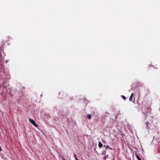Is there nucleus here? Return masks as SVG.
<instances>
[{"label": "nucleus", "mask_w": 160, "mask_h": 160, "mask_svg": "<svg viewBox=\"0 0 160 160\" xmlns=\"http://www.w3.org/2000/svg\"><path fill=\"white\" fill-rule=\"evenodd\" d=\"M29 122L34 126L36 127H38V125L36 123L35 121L32 119L29 118Z\"/></svg>", "instance_id": "1"}, {"label": "nucleus", "mask_w": 160, "mask_h": 160, "mask_svg": "<svg viewBox=\"0 0 160 160\" xmlns=\"http://www.w3.org/2000/svg\"><path fill=\"white\" fill-rule=\"evenodd\" d=\"M146 126L147 127V128H148L149 129H151V125L148 122H147L146 123Z\"/></svg>", "instance_id": "2"}, {"label": "nucleus", "mask_w": 160, "mask_h": 160, "mask_svg": "<svg viewBox=\"0 0 160 160\" xmlns=\"http://www.w3.org/2000/svg\"><path fill=\"white\" fill-rule=\"evenodd\" d=\"M102 144L100 142H99L98 143V147L99 148H101L102 146Z\"/></svg>", "instance_id": "3"}, {"label": "nucleus", "mask_w": 160, "mask_h": 160, "mask_svg": "<svg viewBox=\"0 0 160 160\" xmlns=\"http://www.w3.org/2000/svg\"><path fill=\"white\" fill-rule=\"evenodd\" d=\"M135 156L138 160H141L140 157L137 154H136Z\"/></svg>", "instance_id": "4"}, {"label": "nucleus", "mask_w": 160, "mask_h": 160, "mask_svg": "<svg viewBox=\"0 0 160 160\" xmlns=\"http://www.w3.org/2000/svg\"><path fill=\"white\" fill-rule=\"evenodd\" d=\"M109 114V113H108V112H105L104 114H103V116H104V117H107V116Z\"/></svg>", "instance_id": "5"}, {"label": "nucleus", "mask_w": 160, "mask_h": 160, "mask_svg": "<svg viewBox=\"0 0 160 160\" xmlns=\"http://www.w3.org/2000/svg\"><path fill=\"white\" fill-rule=\"evenodd\" d=\"M74 157L75 158V160H78V159L75 153H74Z\"/></svg>", "instance_id": "6"}, {"label": "nucleus", "mask_w": 160, "mask_h": 160, "mask_svg": "<svg viewBox=\"0 0 160 160\" xmlns=\"http://www.w3.org/2000/svg\"><path fill=\"white\" fill-rule=\"evenodd\" d=\"M87 118L89 119H91V115L90 114H88L87 116Z\"/></svg>", "instance_id": "7"}, {"label": "nucleus", "mask_w": 160, "mask_h": 160, "mask_svg": "<svg viewBox=\"0 0 160 160\" xmlns=\"http://www.w3.org/2000/svg\"><path fill=\"white\" fill-rule=\"evenodd\" d=\"M109 148L110 150H112V148H110V146L108 145H107L106 146V149Z\"/></svg>", "instance_id": "8"}, {"label": "nucleus", "mask_w": 160, "mask_h": 160, "mask_svg": "<svg viewBox=\"0 0 160 160\" xmlns=\"http://www.w3.org/2000/svg\"><path fill=\"white\" fill-rule=\"evenodd\" d=\"M132 97H132V96H130V97H129V101H132Z\"/></svg>", "instance_id": "9"}, {"label": "nucleus", "mask_w": 160, "mask_h": 160, "mask_svg": "<svg viewBox=\"0 0 160 160\" xmlns=\"http://www.w3.org/2000/svg\"><path fill=\"white\" fill-rule=\"evenodd\" d=\"M122 97L124 100H126V98L125 96L122 95Z\"/></svg>", "instance_id": "10"}, {"label": "nucleus", "mask_w": 160, "mask_h": 160, "mask_svg": "<svg viewBox=\"0 0 160 160\" xmlns=\"http://www.w3.org/2000/svg\"><path fill=\"white\" fill-rule=\"evenodd\" d=\"M108 156V155H107L106 156H105L104 158H103V160H106V159L107 157Z\"/></svg>", "instance_id": "11"}, {"label": "nucleus", "mask_w": 160, "mask_h": 160, "mask_svg": "<svg viewBox=\"0 0 160 160\" xmlns=\"http://www.w3.org/2000/svg\"><path fill=\"white\" fill-rule=\"evenodd\" d=\"M147 109L148 111H151V110L150 108H147Z\"/></svg>", "instance_id": "12"}, {"label": "nucleus", "mask_w": 160, "mask_h": 160, "mask_svg": "<svg viewBox=\"0 0 160 160\" xmlns=\"http://www.w3.org/2000/svg\"><path fill=\"white\" fill-rule=\"evenodd\" d=\"M133 95H134V93H132L131 94L130 96H132V97H133Z\"/></svg>", "instance_id": "13"}, {"label": "nucleus", "mask_w": 160, "mask_h": 160, "mask_svg": "<svg viewBox=\"0 0 160 160\" xmlns=\"http://www.w3.org/2000/svg\"><path fill=\"white\" fill-rule=\"evenodd\" d=\"M7 38H8V39L7 40V42H8L9 41V37H7Z\"/></svg>", "instance_id": "14"}, {"label": "nucleus", "mask_w": 160, "mask_h": 160, "mask_svg": "<svg viewBox=\"0 0 160 160\" xmlns=\"http://www.w3.org/2000/svg\"><path fill=\"white\" fill-rule=\"evenodd\" d=\"M105 153H106V151H105L104 152H103L102 153V155L105 154Z\"/></svg>", "instance_id": "15"}, {"label": "nucleus", "mask_w": 160, "mask_h": 160, "mask_svg": "<svg viewBox=\"0 0 160 160\" xmlns=\"http://www.w3.org/2000/svg\"><path fill=\"white\" fill-rule=\"evenodd\" d=\"M2 56L1 52V51H0V56Z\"/></svg>", "instance_id": "16"}, {"label": "nucleus", "mask_w": 160, "mask_h": 160, "mask_svg": "<svg viewBox=\"0 0 160 160\" xmlns=\"http://www.w3.org/2000/svg\"><path fill=\"white\" fill-rule=\"evenodd\" d=\"M8 62V60H6L5 61V62H6V63H7V62Z\"/></svg>", "instance_id": "17"}, {"label": "nucleus", "mask_w": 160, "mask_h": 160, "mask_svg": "<svg viewBox=\"0 0 160 160\" xmlns=\"http://www.w3.org/2000/svg\"><path fill=\"white\" fill-rule=\"evenodd\" d=\"M62 160H65V158H63V157L62 158Z\"/></svg>", "instance_id": "18"}, {"label": "nucleus", "mask_w": 160, "mask_h": 160, "mask_svg": "<svg viewBox=\"0 0 160 160\" xmlns=\"http://www.w3.org/2000/svg\"><path fill=\"white\" fill-rule=\"evenodd\" d=\"M1 50H2V47H1Z\"/></svg>", "instance_id": "19"}, {"label": "nucleus", "mask_w": 160, "mask_h": 160, "mask_svg": "<svg viewBox=\"0 0 160 160\" xmlns=\"http://www.w3.org/2000/svg\"><path fill=\"white\" fill-rule=\"evenodd\" d=\"M104 147H105V145H104Z\"/></svg>", "instance_id": "20"}]
</instances>
